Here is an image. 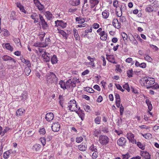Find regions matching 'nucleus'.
<instances>
[{
	"instance_id": "nucleus-7",
	"label": "nucleus",
	"mask_w": 159,
	"mask_h": 159,
	"mask_svg": "<svg viewBox=\"0 0 159 159\" xmlns=\"http://www.w3.org/2000/svg\"><path fill=\"white\" fill-rule=\"evenodd\" d=\"M126 136L129 142L133 144L136 143V141L134 139V135L133 134L131 133H128Z\"/></svg>"
},
{
	"instance_id": "nucleus-9",
	"label": "nucleus",
	"mask_w": 159,
	"mask_h": 159,
	"mask_svg": "<svg viewBox=\"0 0 159 159\" xmlns=\"http://www.w3.org/2000/svg\"><path fill=\"white\" fill-rule=\"evenodd\" d=\"M54 117V115L52 112H49L47 113L45 116V119L48 122L52 121L53 120Z\"/></svg>"
},
{
	"instance_id": "nucleus-19",
	"label": "nucleus",
	"mask_w": 159,
	"mask_h": 159,
	"mask_svg": "<svg viewBox=\"0 0 159 159\" xmlns=\"http://www.w3.org/2000/svg\"><path fill=\"white\" fill-rule=\"evenodd\" d=\"M25 111L22 108H20L17 110L16 112V115L18 116H22Z\"/></svg>"
},
{
	"instance_id": "nucleus-26",
	"label": "nucleus",
	"mask_w": 159,
	"mask_h": 159,
	"mask_svg": "<svg viewBox=\"0 0 159 159\" xmlns=\"http://www.w3.org/2000/svg\"><path fill=\"white\" fill-rule=\"evenodd\" d=\"M109 13L108 10H105L102 13L103 17L104 19H107L109 16Z\"/></svg>"
},
{
	"instance_id": "nucleus-55",
	"label": "nucleus",
	"mask_w": 159,
	"mask_h": 159,
	"mask_svg": "<svg viewBox=\"0 0 159 159\" xmlns=\"http://www.w3.org/2000/svg\"><path fill=\"white\" fill-rule=\"evenodd\" d=\"M58 32L63 37H66V33L62 30H58Z\"/></svg>"
},
{
	"instance_id": "nucleus-42",
	"label": "nucleus",
	"mask_w": 159,
	"mask_h": 159,
	"mask_svg": "<svg viewBox=\"0 0 159 159\" xmlns=\"http://www.w3.org/2000/svg\"><path fill=\"white\" fill-rule=\"evenodd\" d=\"M120 11H121V13L122 11H125L126 10V6L125 4L121 5L120 7Z\"/></svg>"
},
{
	"instance_id": "nucleus-22",
	"label": "nucleus",
	"mask_w": 159,
	"mask_h": 159,
	"mask_svg": "<svg viewBox=\"0 0 159 159\" xmlns=\"http://www.w3.org/2000/svg\"><path fill=\"white\" fill-rule=\"evenodd\" d=\"M78 148L80 150L83 151L86 150L87 146L85 144L82 143L78 146Z\"/></svg>"
},
{
	"instance_id": "nucleus-12",
	"label": "nucleus",
	"mask_w": 159,
	"mask_h": 159,
	"mask_svg": "<svg viewBox=\"0 0 159 159\" xmlns=\"http://www.w3.org/2000/svg\"><path fill=\"white\" fill-rule=\"evenodd\" d=\"M2 58L4 61H10L11 60L13 61L14 63L16 62V61L14 59L7 55H5L3 56Z\"/></svg>"
},
{
	"instance_id": "nucleus-8",
	"label": "nucleus",
	"mask_w": 159,
	"mask_h": 159,
	"mask_svg": "<svg viewBox=\"0 0 159 159\" xmlns=\"http://www.w3.org/2000/svg\"><path fill=\"white\" fill-rule=\"evenodd\" d=\"M52 130L54 132H58L60 129V126L58 122L53 123L51 126Z\"/></svg>"
},
{
	"instance_id": "nucleus-43",
	"label": "nucleus",
	"mask_w": 159,
	"mask_h": 159,
	"mask_svg": "<svg viewBox=\"0 0 159 159\" xmlns=\"http://www.w3.org/2000/svg\"><path fill=\"white\" fill-rule=\"evenodd\" d=\"M122 15V14L121 13L120 16H118V17H120V21L122 22H125L126 21V18L125 16H121Z\"/></svg>"
},
{
	"instance_id": "nucleus-28",
	"label": "nucleus",
	"mask_w": 159,
	"mask_h": 159,
	"mask_svg": "<svg viewBox=\"0 0 159 159\" xmlns=\"http://www.w3.org/2000/svg\"><path fill=\"white\" fill-rule=\"evenodd\" d=\"M80 3V0H72L71 2V4L73 6H77Z\"/></svg>"
},
{
	"instance_id": "nucleus-3",
	"label": "nucleus",
	"mask_w": 159,
	"mask_h": 159,
	"mask_svg": "<svg viewBox=\"0 0 159 159\" xmlns=\"http://www.w3.org/2000/svg\"><path fill=\"white\" fill-rule=\"evenodd\" d=\"M144 82L146 83V86H147V88L148 89H150V88H148L149 87L151 86V85H153L155 83V79L153 78L146 77L144 78Z\"/></svg>"
},
{
	"instance_id": "nucleus-25",
	"label": "nucleus",
	"mask_w": 159,
	"mask_h": 159,
	"mask_svg": "<svg viewBox=\"0 0 159 159\" xmlns=\"http://www.w3.org/2000/svg\"><path fill=\"white\" fill-rule=\"evenodd\" d=\"M16 13L14 11L11 12L10 16V19L11 20H15L16 19Z\"/></svg>"
},
{
	"instance_id": "nucleus-4",
	"label": "nucleus",
	"mask_w": 159,
	"mask_h": 159,
	"mask_svg": "<svg viewBox=\"0 0 159 159\" xmlns=\"http://www.w3.org/2000/svg\"><path fill=\"white\" fill-rule=\"evenodd\" d=\"M99 141L101 144L106 145L109 142V139L107 136L101 135L99 137Z\"/></svg>"
},
{
	"instance_id": "nucleus-29",
	"label": "nucleus",
	"mask_w": 159,
	"mask_h": 159,
	"mask_svg": "<svg viewBox=\"0 0 159 159\" xmlns=\"http://www.w3.org/2000/svg\"><path fill=\"white\" fill-rule=\"evenodd\" d=\"M27 98V94L26 93L23 92L22 93L21 96H20V98L22 100H24Z\"/></svg>"
},
{
	"instance_id": "nucleus-21",
	"label": "nucleus",
	"mask_w": 159,
	"mask_h": 159,
	"mask_svg": "<svg viewBox=\"0 0 159 159\" xmlns=\"http://www.w3.org/2000/svg\"><path fill=\"white\" fill-rule=\"evenodd\" d=\"M21 60L22 62L26 64L27 67L31 66V64L30 61L29 60H26L24 58H22Z\"/></svg>"
},
{
	"instance_id": "nucleus-15",
	"label": "nucleus",
	"mask_w": 159,
	"mask_h": 159,
	"mask_svg": "<svg viewBox=\"0 0 159 159\" xmlns=\"http://www.w3.org/2000/svg\"><path fill=\"white\" fill-rule=\"evenodd\" d=\"M128 38L133 44L136 46L137 45L138 43L133 35L129 36Z\"/></svg>"
},
{
	"instance_id": "nucleus-11",
	"label": "nucleus",
	"mask_w": 159,
	"mask_h": 159,
	"mask_svg": "<svg viewBox=\"0 0 159 159\" xmlns=\"http://www.w3.org/2000/svg\"><path fill=\"white\" fill-rule=\"evenodd\" d=\"M126 141V139L123 137H121L117 141V144L120 146H123Z\"/></svg>"
},
{
	"instance_id": "nucleus-32",
	"label": "nucleus",
	"mask_w": 159,
	"mask_h": 159,
	"mask_svg": "<svg viewBox=\"0 0 159 159\" xmlns=\"http://www.w3.org/2000/svg\"><path fill=\"white\" fill-rule=\"evenodd\" d=\"M30 67L28 66L25 67L24 69V71L26 75L27 76H28L31 72V70L30 68Z\"/></svg>"
},
{
	"instance_id": "nucleus-53",
	"label": "nucleus",
	"mask_w": 159,
	"mask_h": 159,
	"mask_svg": "<svg viewBox=\"0 0 159 159\" xmlns=\"http://www.w3.org/2000/svg\"><path fill=\"white\" fill-rule=\"evenodd\" d=\"M84 110L86 111L89 112L90 110V107L88 105H85L84 106Z\"/></svg>"
},
{
	"instance_id": "nucleus-47",
	"label": "nucleus",
	"mask_w": 159,
	"mask_h": 159,
	"mask_svg": "<svg viewBox=\"0 0 159 159\" xmlns=\"http://www.w3.org/2000/svg\"><path fill=\"white\" fill-rule=\"evenodd\" d=\"M115 85L117 89L120 90L122 92H124V90L122 89V87L119 84H115Z\"/></svg>"
},
{
	"instance_id": "nucleus-63",
	"label": "nucleus",
	"mask_w": 159,
	"mask_h": 159,
	"mask_svg": "<svg viewBox=\"0 0 159 159\" xmlns=\"http://www.w3.org/2000/svg\"><path fill=\"white\" fill-rule=\"evenodd\" d=\"M131 90L132 92L135 93H138V91L137 90V89L133 87H131Z\"/></svg>"
},
{
	"instance_id": "nucleus-61",
	"label": "nucleus",
	"mask_w": 159,
	"mask_h": 159,
	"mask_svg": "<svg viewBox=\"0 0 159 159\" xmlns=\"http://www.w3.org/2000/svg\"><path fill=\"white\" fill-rule=\"evenodd\" d=\"M101 133V131L99 130L98 131L95 130L94 132L93 135L95 137H98V134Z\"/></svg>"
},
{
	"instance_id": "nucleus-23",
	"label": "nucleus",
	"mask_w": 159,
	"mask_h": 159,
	"mask_svg": "<svg viewBox=\"0 0 159 159\" xmlns=\"http://www.w3.org/2000/svg\"><path fill=\"white\" fill-rule=\"evenodd\" d=\"M59 84L60 85L61 87L62 88L63 90H65L67 89V87L66 85V83H65L63 80H61Z\"/></svg>"
},
{
	"instance_id": "nucleus-40",
	"label": "nucleus",
	"mask_w": 159,
	"mask_h": 159,
	"mask_svg": "<svg viewBox=\"0 0 159 159\" xmlns=\"http://www.w3.org/2000/svg\"><path fill=\"white\" fill-rule=\"evenodd\" d=\"M137 145L142 150H143L145 149V147L143 146L141 143L140 142H138L137 143Z\"/></svg>"
},
{
	"instance_id": "nucleus-31",
	"label": "nucleus",
	"mask_w": 159,
	"mask_h": 159,
	"mask_svg": "<svg viewBox=\"0 0 159 159\" xmlns=\"http://www.w3.org/2000/svg\"><path fill=\"white\" fill-rule=\"evenodd\" d=\"M46 16L48 20H50L52 17V15L49 11H47L46 12Z\"/></svg>"
},
{
	"instance_id": "nucleus-60",
	"label": "nucleus",
	"mask_w": 159,
	"mask_h": 159,
	"mask_svg": "<svg viewBox=\"0 0 159 159\" xmlns=\"http://www.w3.org/2000/svg\"><path fill=\"white\" fill-rule=\"evenodd\" d=\"M83 140V138L81 137L76 138V141L77 143H79L81 142Z\"/></svg>"
},
{
	"instance_id": "nucleus-35",
	"label": "nucleus",
	"mask_w": 159,
	"mask_h": 159,
	"mask_svg": "<svg viewBox=\"0 0 159 159\" xmlns=\"http://www.w3.org/2000/svg\"><path fill=\"white\" fill-rule=\"evenodd\" d=\"M142 135L146 139H149L152 138V135L149 133L144 134H142Z\"/></svg>"
},
{
	"instance_id": "nucleus-48",
	"label": "nucleus",
	"mask_w": 159,
	"mask_h": 159,
	"mask_svg": "<svg viewBox=\"0 0 159 159\" xmlns=\"http://www.w3.org/2000/svg\"><path fill=\"white\" fill-rule=\"evenodd\" d=\"M36 6L37 7H38V8L39 10H43L44 8V6L40 3H39Z\"/></svg>"
},
{
	"instance_id": "nucleus-59",
	"label": "nucleus",
	"mask_w": 159,
	"mask_h": 159,
	"mask_svg": "<svg viewBox=\"0 0 159 159\" xmlns=\"http://www.w3.org/2000/svg\"><path fill=\"white\" fill-rule=\"evenodd\" d=\"M39 47H45L47 46H48V43H39Z\"/></svg>"
},
{
	"instance_id": "nucleus-39",
	"label": "nucleus",
	"mask_w": 159,
	"mask_h": 159,
	"mask_svg": "<svg viewBox=\"0 0 159 159\" xmlns=\"http://www.w3.org/2000/svg\"><path fill=\"white\" fill-rule=\"evenodd\" d=\"M74 35L76 40L79 39V36L78 34L77 30L76 29H74L73 30Z\"/></svg>"
},
{
	"instance_id": "nucleus-10",
	"label": "nucleus",
	"mask_w": 159,
	"mask_h": 159,
	"mask_svg": "<svg viewBox=\"0 0 159 159\" xmlns=\"http://www.w3.org/2000/svg\"><path fill=\"white\" fill-rule=\"evenodd\" d=\"M112 24L113 26L116 28L119 29L121 28V24L117 19L115 18L113 19Z\"/></svg>"
},
{
	"instance_id": "nucleus-54",
	"label": "nucleus",
	"mask_w": 159,
	"mask_h": 159,
	"mask_svg": "<svg viewBox=\"0 0 159 159\" xmlns=\"http://www.w3.org/2000/svg\"><path fill=\"white\" fill-rule=\"evenodd\" d=\"M144 58L145 60L149 62H151L152 60L151 57L148 55H146V56L144 57Z\"/></svg>"
},
{
	"instance_id": "nucleus-20",
	"label": "nucleus",
	"mask_w": 159,
	"mask_h": 159,
	"mask_svg": "<svg viewBox=\"0 0 159 159\" xmlns=\"http://www.w3.org/2000/svg\"><path fill=\"white\" fill-rule=\"evenodd\" d=\"M16 4L17 7L19 8L21 12H23L25 13H26V11L24 9V7L21 5L20 3L17 2Z\"/></svg>"
},
{
	"instance_id": "nucleus-2",
	"label": "nucleus",
	"mask_w": 159,
	"mask_h": 159,
	"mask_svg": "<svg viewBox=\"0 0 159 159\" xmlns=\"http://www.w3.org/2000/svg\"><path fill=\"white\" fill-rule=\"evenodd\" d=\"M76 101L74 100H70L69 103V105L68 107L70 111H75L78 109L77 104L76 103Z\"/></svg>"
},
{
	"instance_id": "nucleus-27",
	"label": "nucleus",
	"mask_w": 159,
	"mask_h": 159,
	"mask_svg": "<svg viewBox=\"0 0 159 159\" xmlns=\"http://www.w3.org/2000/svg\"><path fill=\"white\" fill-rule=\"evenodd\" d=\"M75 20L76 21L78 22L79 24H83L85 22L84 19L81 17H76Z\"/></svg>"
},
{
	"instance_id": "nucleus-37",
	"label": "nucleus",
	"mask_w": 159,
	"mask_h": 159,
	"mask_svg": "<svg viewBox=\"0 0 159 159\" xmlns=\"http://www.w3.org/2000/svg\"><path fill=\"white\" fill-rule=\"evenodd\" d=\"M89 150L91 152L94 151V152L95 151L96 152L98 151L97 147L94 146L93 144H92L90 147Z\"/></svg>"
},
{
	"instance_id": "nucleus-34",
	"label": "nucleus",
	"mask_w": 159,
	"mask_h": 159,
	"mask_svg": "<svg viewBox=\"0 0 159 159\" xmlns=\"http://www.w3.org/2000/svg\"><path fill=\"white\" fill-rule=\"evenodd\" d=\"M84 90L86 91L87 92L90 93H93L94 92V90H93L92 88L86 87L84 88Z\"/></svg>"
},
{
	"instance_id": "nucleus-64",
	"label": "nucleus",
	"mask_w": 159,
	"mask_h": 159,
	"mask_svg": "<svg viewBox=\"0 0 159 159\" xmlns=\"http://www.w3.org/2000/svg\"><path fill=\"white\" fill-rule=\"evenodd\" d=\"M41 141L42 143L43 146H44L46 144V140L45 138H41Z\"/></svg>"
},
{
	"instance_id": "nucleus-17",
	"label": "nucleus",
	"mask_w": 159,
	"mask_h": 159,
	"mask_svg": "<svg viewBox=\"0 0 159 159\" xmlns=\"http://www.w3.org/2000/svg\"><path fill=\"white\" fill-rule=\"evenodd\" d=\"M142 156L145 159H151V155L147 151H144L142 154Z\"/></svg>"
},
{
	"instance_id": "nucleus-62",
	"label": "nucleus",
	"mask_w": 159,
	"mask_h": 159,
	"mask_svg": "<svg viewBox=\"0 0 159 159\" xmlns=\"http://www.w3.org/2000/svg\"><path fill=\"white\" fill-rule=\"evenodd\" d=\"M77 8H70L68 10V12L70 13H74L77 10Z\"/></svg>"
},
{
	"instance_id": "nucleus-49",
	"label": "nucleus",
	"mask_w": 159,
	"mask_h": 159,
	"mask_svg": "<svg viewBox=\"0 0 159 159\" xmlns=\"http://www.w3.org/2000/svg\"><path fill=\"white\" fill-rule=\"evenodd\" d=\"M10 152L9 151L3 153V157L5 159H7L8 157Z\"/></svg>"
},
{
	"instance_id": "nucleus-24",
	"label": "nucleus",
	"mask_w": 159,
	"mask_h": 159,
	"mask_svg": "<svg viewBox=\"0 0 159 159\" xmlns=\"http://www.w3.org/2000/svg\"><path fill=\"white\" fill-rule=\"evenodd\" d=\"M41 147L40 145L39 144H36L33 146V149L34 151H35L36 152L39 151Z\"/></svg>"
},
{
	"instance_id": "nucleus-57",
	"label": "nucleus",
	"mask_w": 159,
	"mask_h": 159,
	"mask_svg": "<svg viewBox=\"0 0 159 159\" xmlns=\"http://www.w3.org/2000/svg\"><path fill=\"white\" fill-rule=\"evenodd\" d=\"M122 159H128L130 157L129 154L127 153L125 155H123L122 156Z\"/></svg>"
},
{
	"instance_id": "nucleus-51",
	"label": "nucleus",
	"mask_w": 159,
	"mask_h": 159,
	"mask_svg": "<svg viewBox=\"0 0 159 159\" xmlns=\"http://www.w3.org/2000/svg\"><path fill=\"white\" fill-rule=\"evenodd\" d=\"M101 119V118L100 117L97 116L95 119V123L98 124H100Z\"/></svg>"
},
{
	"instance_id": "nucleus-45",
	"label": "nucleus",
	"mask_w": 159,
	"mask_h": 159,
	"mask_svg": "<svg viewBox=\"0 0 159 159\" xmlns=\"http://www.w3.org/2000/svg\"><path fill=\"white\" fill-rule=\"evenodd\" d=\"M123 88L124 89H126L128 92L129 91L130 89L128 83H126L124 84L123 86Z\"/></svg>"
},
{
	"instance_id": "nucleus-14",
	"label": "nucleus",
	"mask_w": 159,
	"mask_h": 159,
	"mask_svg": "<svg viewBox=\"0 0 159 159\" xmlns=\"http://www.w3.org/2000/svg\"><path fill=\"white\" fill-rule=\"evenodd\" d=\"M79 111H75L76 113L78 114L79 117L81 118L82 120H83L84 118V114L83 110L80 109V108H79Z\"/></svg>"
},
{
	"instance_id": "nucleus-13",
	"label": "nucleus",
	"mask_w": 159,
	"mask_h": 159,
	"mask_svg": "<svg viewBox=\"0 0 159 159\" xmlns=\"http://www.w3.org/2000/svg\"><path fill=\"white\" fill-rule=\"evenodd\" d=\"M107 59L110 62L114 63L116 64V62L114 57L113 55H106Z\"/></svg>"
},
{
	"instance_id": "nucleus-5",
	"label": "nucleus",
	"mask_w": 159,
	"mask_h": 159,
	"mask_svg": "<svg viewBox=\"0 0 159 159\" xmlns=\"http://www.w3.org/2000/svg\"><path fill=\"white\" fill-rule=\"evenodd\" d=\"M55 24H56L55 26H59L61 27V28L62 29H64L65 28L67 25V24L66 23L64 22L63 21L61 20H58L55 21Z\"/></svg>"
},
{
	"instance_id": "nucleus-44",
	"label": "nucleus",
	"mask_w": 159,
	"mask_h": 159,
	"mask_svg": "<svg viewBox=\"0 0 159 159\" xmlns=\"http://www.w3.org/2000/svg\"><path fill=\"white\" fill-rule=\"evenodd\" d=\"M98 153L97 152V151H96V152H94L92 154V157L93 159H94L98 157Z\"/></svg>"
},
{
	"instance_id": "nucleus-16",
	"label": "nucleus",
	"mask_w": 159,
	"mask_h": 159,
	"mask_svg": "<svg viewBox=\"0 0 159 159\" xmlns=\"http://www.w3.org/2000/svg\"><path fill=\"white\" fill-rule=\"evenodd\" d=\"M39 14L38 15L35 13H34L31 15L30 17L34 20V23H36L38 22L39 21Z\"/></svg>"
},
{
	"instance_id": "nucleus-41",
	"label": "nucleus",
	"mask_w": 159,
	"mask_h": 159,
	"mask_svg": "<svg viewBox=\"0 0 159 159\" xmlns=\"http://www.w3.org/2000/svg\"><path fill=\"white\" fill-rule=\"evenodd\" d=\"M145 11L147 12H151L153 11V9L152 7H149L146 8Z\"/></svg>"
},
{
	"instance_id": "nucleus-58",
	"label": "nucleus",
	"mask_w": 159,
	"mask_h": 159,
	"mask_svg": "<svg viewBox=\"0 0 159 159\" xmlns=\"http://www.w3.org/2000/svg\"><path fill=\"white\" fill-rule=\"evenodd\" d=\"M124 111V108L123 106L121 105L120 106V115L121 116H122L123 114V112Z\"/></svg>"
},
{
	"instance_id": "nucleus-56",
	"label": "nucleus",
	"mask_w": 159,
	"mask_h": 159,
	"mask_svg": "<svg viewBox=\"0 0 159 159\" xmlns=\"http://www.w3.org/2000/svg\"><path fill=\"white\" fill-rule=\"evenodd\" d=\"M39 132L40 134L44 135L45 133V129L44 128L40 129L39 130Z\"/></svg>"
},
{
	"instance_id": "nucleus-1",
	"label": "nucleus",
	"mask_w": 159,
	"mask_h": 159,
	"mask_svg": "<svg viewBox=\"0 0 159 159\" xmlns=\"http://www.w3.org/2000/svg\"><path fill=\"white\" fill-rule=\"evenodd\" d=\"M46 81L48 85L54 83L57 84L58 83V79L55 74L52 72H50L46 75Z\"/></svg>"
},
{
	"instance_id": "nucleus-33",
	"label": "nucleus",
	"mask_w": 159,
	"mask_h": 159,
	"mask_svg": "<svg viewBox=\"0 0 159 159\" xmlns=\"http://www.w3.org/2000/svg\"><path fill=\"white\" fill-rule=\"evenodd\" d=\"M5 47L7 49L10 50V51L12 52L13 51V48L9 43H6L5 44Z\"/></svg>"
},
{
	"instance_id": "nucleus-36",
	"label": "nucleus",
	"mask_w": 159,
	"mask_h": 159,
	"mask_svg": "<svg viewBox=\"0 0 159 159\" xmlns=\"http://www.w3.org/2000/svg\"><path fill=\"white\" fill-rule=\"evenodd\" d=\"M57 56L55 55H54L51 59L52 63V64L56 63L57 62Z\"/></svg>"
},
{
	"instance_id": "nucleus-50",
	"label": "nucleus",
	"mask_w": 159,
	"mask_h": 159,
	"mask_svg": "<svg viewBox=\"0 0 159 159\" xmlns=\"http://www.w3.org/2000/svg\"><path fill=\"white\" fill-rule=\"evenodd\" d=\"M121 35L124 41L125 40H127L128 38V36L127 34L125 33L122 32L121 34Z\"/></svg>"
},
{
	"instance_id": "nucleus-38",
	"label": "nucleus",
	"mask_w": 159,
	"mask_h": 159,
	"mask_svg": "<svg viewBox=\"0 0 159 159\" xmlns=\"http://www.w3.org/2000/svg\"><path fill=\"white\" fill-rule=\"evenodd\" d=\"M41 24L42 28L43 29H47L48 27L47 23L45 21L43 22H42Z\"/></svg>"
},
{
	"instance_id": "nucleus-18",
	"label": "nucleus",
	"mask_w": 159,
	"mask_h": 159,
	"mask_svg": "<svg viewBox=\"0 0 159 159\" xmlns=\"http://www.w3.org/2000/svg\"><path fill=\"white\" fill-rule=\"evenodd\" d=\"M90 3L92 8H93L96 5L98 4L99 1L98 0H90Z\"/></svg>"
},
{
	"instance_id": "nucleus-30",
	"label": "nucleus",
	"mask_w": 159,
	"mask_h": 159,
	"mask_svg": "<svg viewBox=\"0 0 159 159\" xmlns=\"http://www.w3.org/2000/svg\"><path fill=\"white\" fill-rule=\"evenodd\" d=\"M146 102L147 105V106L148 107V108L149 110L151 111L152 109V105L151 103V102L149 99H146Z\"/></svg>"
},
{
	"instance_id": "nucleus-6",
	"label": "nucleus",
	"mask_w": 159,
	"mask_h": 159,
	"mask_svg": "<svg viewBox=\"0 0 159 159\" xmlns=\"http://www.w3.org/2000/svg\"><path fill=\"white\" fill-rule=\"evenodd\" d=\"M66 85L67 89H70L71 87H75L76 86L75 82H73L70 79H69L66 82Z\"/></svg>"
},
{
	"instance_id": "nucleus-52",
	"label": "nucleus",
	"mask_w": 159,
	"mask_h": 159,
	"mask_svg": "<svg viewBox=\"0 0 159 159\" xmlns=\"http://www.w3.org/2000/svg\"><path fill=\"white\" fill-rule=\"evenodd\" d=\"M115 96L116 98V102H120V99L119 95L118 94L116 93L115 94Z\"/></svg>"
},
{
	"instance_id": "nucleus-46",
	"label": "nucleus",
	"mask_w": 159,
	"mask_h": 159,
	"mask_svg": "<svg viewBox=\"0 0 159 159\" xmlns=\"http://www.w3.org/2000/svg\"><path fill=\"white\" fill-rule=\"evenodd\" d=\"M132 72L133 70L132 69H131L130 70H129L127 71V76L129 77H131L132 76Z\"/></svg>"
}]
</instances>
